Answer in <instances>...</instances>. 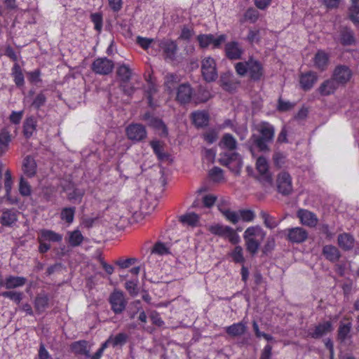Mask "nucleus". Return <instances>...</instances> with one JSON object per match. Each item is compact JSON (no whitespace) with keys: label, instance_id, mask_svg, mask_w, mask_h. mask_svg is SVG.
<instances>
[{"label":"nucleus","instance_id":"obj_1","mask_svg":"<svg viewBox=\"0 0 359 359\" xmlns=\"http://www.w3.org/2000/svg\"><path fill=\"white\" fill-rule=\"evenodd\" d=\"M258 134H252L248 141L249 149L252 154L254 152V147L259 151H269L270 150L269 144L272 142L275 135V128L269 122L263 121L255 127Z\"/></svg>","mask_w":359,"mask_h":359},{"label":"nucleus","instance_id":"obj_2","mask_svg":"<svg viewBox=\"0 0 359 359\" xmlns=\"http://www.w3.org/2000/svg\"><path fill=\"white\" fill-rule=\"evenodd\" d=\"M234 67L238 75L245 76L248 74L254 82L259 81L264 75L263 65L252 56L249 57L247 61L237 62Z\"/></svg>","mask_w":359,"mask_h":359},{"label":"nucleus","instance_id":"obj_3","mask_svg":"<svg viewBox=\"0 0 359 359\" xmlns=\"http://www.w3.org/2000/svg\"><path fill=\"white\" fill-rule=\"evenodd\" d=\"M266 236V232L259 226H252L247 228L243 233L247 251L252 255H255L261 243Z\"/></svg>","mask_w":359,"mask_h":359},{"label":"nucleus","instance_id":"obj_4","mask_svg":"<svg viewBox=\"0 0 359 359\" xmlns=\"http://www.w3.org/2000/svg\"><path fill=\"white\" fill-rule=\"evenodd\" d=\"M219 163L228 167L231 171L238 174L243 166V161L241 155L237 152H224L219 154Z\"/></svg>","mask_w":359,"mask_h":359},{"label":"nucleus","instance_id":"obj_5","mask_svg":"<svg viewBox=\"0 0 359 359\" xmlns=\"http://www.w3.org/2000/svg\"><path fill=\"white\" fill-rule=\"evenodd\" d=\"M256 169L259 172L257 177L258 181L265 187H271L273 184V178L269 170V164L266 159L259 156L256 161Z\"/></svg>","mask_w":359,"mask_h":359},{"label":"nucleus","instance_id":"obj_6","mask_svg":"<svg viewBox=\"0 0 359 359\" xmlns=\"http://www.w3.org/2000/svg\"><path fill=\"white\" fill-rule=\"evenodd\" d=\"M111 309L115 314L122 313L126 308L128 301L124 293L121 290H114L109 297Z\"/></svg>","mask_w":359,"mask_h":359},{"label":"nucleus","instance_id":"obj_7","mask_svg":"<svg viewBox=\"0 0 359 359\" xmlns=\"http://www.w3.org/2000/svg\"><path fill=\"white\" fill-rule=\"evenodd\" d=\"M220 86L225 91L230 93L236 92L241 85V81L232 72H226L221 74L219 77Z\"/></svg>","mask_w":359,"mask_h":359},{"label":"nucleus","instance_id":"obj_8","mask_svg":"<svg viewBox=\"0 0 359 359\" xmlns=\"http://www.w3.org/2000/svg\"><path fill=\"white\" fill-rule=\"evenodd\" d=\"M201 72L203 79L207 82H212L217 78L216 63L213 58L208 57L202 60Z\"/></svg>","mask_w":359,"mask_h":359},{"label":"nucleus","instance_id":"obj_9","mask_svg":"<svg viewBox=\"0 0 359 359\" xmlns=\"http://www.w3.org/2000/svg\"><path fill=\"white\" fill-rule=\"evenodd\" d=\"M127 137L134 142H138L146 139L147 133L145 127L140 123H131L126 128Z\"/></svg>","mask_w":359,"mask_h":359},{"label":"nucleus","instance_id":"obj_10","mask_svg":"<svg viewBox=\"0 0 359 359\" xmlns=\"http://www.w3.org/2000/svg\"><path fill=\"white\" fill-rule=\"evenodd\" d=\"M277 190L283 196H288L292 192V183L290 175L285 171L280 172L276 179Z\"/></svg>","mask_w":359,"mask_h":359},{"label":"nucleus","instance_id":"obj_11","mask_svg":"<svg viewBox=\"0 0 359 359\" xmlns=\"http://www.w3.org/2000/svg\"><path fill=\"white\" fill-rule=\"evenodd\" d=\"M114 62L107 57L96 59L92 64L91 69L93 72L100 75H107L114 69Z\"/></svg>","mask_w":359,"mask_h":359},{"label":"nucleus","instance_id":"obj_12","mask_svg":"<svg viewBox=\"0 0 359 359\" xmlns=\"http://www.w3.org/2000/svg\"><path fill=\"white\" fill-rule=\"evenodd\" d=\"M226 57L230 60H238L242 59L244 49L236 41L227 42L224 46Z\"/></svg>","mask_w":359,"mask_h":359},{"label":"nucleus","instance_id":"obj_13","mask_svg":"<svg viewBox=\"0 0 359 359\" xmlns=\"http://www.w3.org/2000/svg\"><path fill=\"white\" fill-rule=\"evenodd\" d=\"M287 239L291 243H301L308 238V232L302 227H294L283 231Z\"/></svg>","mask_w":359,"mask_h":359},{"label":"nucleus","instance_id":"obj_14","mask_svg":"<svg viewBox=\"0 0 359 359\" xmlns=\"http://www.w3.org/2000/svg\"><path fill=\"white\" fill-rule=\"evenodd\" d=\"M352 76V72L346 65H338L335 67L332 77L339 85L346 83Z\"/></svg>","mask_w":359,"mask_h":359},{"label":"nucleus","instance_id":"obj_15","mask_svg":"<svg viewBox=\"0 0 359 359\" xmlns=\"http://www.w3.org/2000/svg\"><path fill=\"white\" fill-rule=\"evenodd\" d=\"M159 47L163 50L165 59L174 60L177 51V43L170 39H163L160 41Z\"/></svg>","mask_w":359,"mask_h":359},{"label":"nucleus","instance_id":"obj_16","mask_svg":"<svg viewBox=\"0 0 359 359\" xmlns=\"http://www.w3.org/2000/svg\"><path fill=\"white\" fill-rule=\"evenodd\" d=\"M192 94L193 89L190 84L182 83L177 88L176 100L181 104L189 103L191 100Z\"/></svg>","mask_w":359,"mask_h":359},{"label":"nucleus","instance_id":"obj_17","mask_svg":"<svg viewBox=\"0 0 359 359\" xmlns=\"http://www.w3.org/2000/svg\"><path fill=\"white\" fill-rule=\"evenodd\" d=\"M18 212L15 209H6L2 211L0 223L3 226L13 227L18 221Z\"/></svg>","mask_w":359,"mask_h":359},{"label":"nucleus","instance_id":"obj_18","mask_svg":"<svg viewBox=\"0 0 359 359\" xmlns=\"http://www.w3.org/2000/svg\"><path fill=\"white\" fill-rule=\"evenodd\" d=\"M297 215L303 225L314 227L318 224V217L313 212L307 210L301 209L298 210Z\"/></svg>","mask_w":359,"mask_h":359},{"label":"nucleus","instance_id":"obj_19","mask_svg":"<svg viewBox=\"0 0 359 359\" xmlns=\"http://www.w3.org/2000/svg\"><path fill=\"white\" fill-rule=\"evenodd\" d=\"M332 325L330 321H326L316 325L313 330L309 331L308 335L313 339H319L327 333L331 332Z\"/></svg>","mask_w":359,"mask_h":359},{"label":"nucleus","instance_id":"obj_20","mask_svg":"<svg viewBox=\"0 0 359 359\" xmlns=\"http://www.w3.org/2000/svg\"><path fill=\"white\" fill-rule=\"evenodd\" d=\"M329 60V55L324 50H319L315 54L313 60L314 67L320 71H324L328 67Z\"/></svg>","mask_w":359,"mask_h":359},{"label":"nucleus","instance_id":"obj_21","mask_svg":"<svg viewBox=\"0 0 359 359\" xmlns=\"http://www.w3.org/2000/svg\"><path fill=\"white\" fill-rule=\"evenodd\" d=\"M318 76L313 72H308L302 74L300 76L299 83L304 90H310L317 81Z\"/></svg>","mask_w":359,"mask_h":359},{"label":"nucleus","instance_id":"obj_22","mask_svg":"<svg viewBox=\"0 0 359 359\" xmlns=\"http://www.w3.org/2000/svg\"><path fill=\"white\" fill-rule=\"evenodd\" d=\"M338 87V83L332 77L322 83L318 90L321 95L327 96L334 93Z\"/></svg>","mask_w":359,"mask_h":359},{"label":"nucleus","instance_id":"obj_23","mask_svg":"<svg viewBox=\"0 0 359 359\" xmlns=\"http://www.w3.org/2000/svg\"><path fill=\"white\" fill-rule=\"evenodd\" d=\"M4 286L7 290L24 286L27 283V278L22 276H8L4 278Z\"/></svg>","mask_w":359,"mask_h":359},{"label":"nucleus","instance_id":"obj_24","mask_svg":"<svg viewBox=\"0 0 359 359\" xmlns=\"http://www.w3.org/2000/svg\"><path fill=\"white\" fill-rule=\"evenodd\" d=\"M339 41L343 46H350L355 42L353 31L346 27H341L339 32Z\"/></svg>","mask_w":359,"mask_h":359},{"label":"nucleus","instance_id":"obj_25","mask_svg":"<svg viewBox=\"0 0 359 359\" xmlns=\"http://www.w3.org/2000/svg\"><path fill=\"white\" fill-rule=\"evenodd\" d=\"M219 146L221 149L233 151L237 149V141L230 133H225L221 138Z\"/></svg>","mask_w":359,"mask_h":359},{"label":"nucleus","instance_id":"obj_26","mask_svg":"<svg viewBox=\"0 0 359 359\" xmlns=\"http://www.w3.org/2000/svg\"><path fill=\"white\" fill-rule=\"evenodd\" d=\"M225 330L229 336L236 337L243 335L246 332L247 327L245 323L240 322L226 327Z\"/></svg>","mask_w":359,"mask_h":359},{"label":"nucleus","instance_id":"obj_27","mask_svg":"<svg viewBox=\"0 0 359 359\" xmlns=\"http://www.w3.org/2000/svg\"><path fill=\"white\" fill-rule=\"evenodd\" d=\"M194 123L197 127H204L208 124L209 115L206 111H198L191 114Z\"/></svg>","mask_w":359,"mask_h":359},{"label":"nucleus","instance_id":"obj_28","mask_svg":"<svg viewBox=\"0 0 359 359\" xmlns=\"http://www.w3.org/2000/svg\"><path fill=\"white\" fill-rule=\"evenodd\" d=\"M71 350L76 355H85L87 358L90 356V351L87 348V341L85 340H80L72 343L71 344Z\"/></svg>","mask_w":359,"mask_h":359},{"label":"nucleus","instance_id":"obj_29","mask_svg":"<svg viewBox=\"0 0 359 359\" xmlns=\"http://www.w3.org/2000/svg\"><path fill=\"white\" fill-rule=\"evenodd\" d=\"M338 245L344 250H349L353 248L354 238L346 233L339 234L338 236Z\"/></svg>","mask_w":359,"mask_h":359},{"label":"nucleus","instance_id":"obj_30","mask_svg":"<svg viewBox=\"0 0 359 359\" xmlns=\"http://www.w3.org/2000/svg\"><path fill=\"white\" fill-rule=\"evenodd\" d=\"M323 254L327 259L335 262L339 260L341 255L339 250L333 245H325L323 249Z\"/></svg>","mask_w":359,"mask_h":359},{"label":"nucleus","instance_id":"obj_31","mask_svg":"<svg viewBox=\"0 0 359 359\" xmlns=\"http://www.w3.org/2000/svg\"><path fill=\"white\" fill-rule=\"evenodd\" d=\"M24 172L29 177L34 176L36 172V163L33 157L27 156L23 162Z\"/></svg>","mask_w":359,"mask_h":359},{"label":"nucleus","instance_id":"obj_32","mask_svg":"<svg viewBox=\"0 0 359 359\" xmlns=\"http://www.w3.org/2000/svg\"><path fill=\"white\" fill-rule=\"evenodd\" d=\"M39 237L41 241L50 242H60L62 239L61 234L48 229L41 230Z\"/></svg>","mask_w":359,"mask_h":359},{"label":"nucleus","instance_id":"obj_33","mask_svg":"<svg viewBox=\"0 0 359 359\" xmlns=\"http://www.w3.org/2000/svg\"><path fill=\"white\" fill-rule=\"evenodd\" d=\"M36 129V121L33 116L27 117L23 123V134L29 138Z\"/></svg>","mask_w":359,"mask_h":359},{"label":"nucleus","instance_id":"obj_34","mask_svg":"<svg viewBox=\"0 0 359 359\" xmlns=\"http://www.w3.org/2000/svg\"><path fill=\"white\" fill-rule=\"evenodd\" d=\"M49 298L45 294H40L36 296L34 301V307L36 311L41 313L43 312L48 306Z\"/></svg>","mask_w":359,"mask_h":359},{"label":"nucleus","instance_id":"obj_35","mask_svg":"<svg viewBox=\"0 0 359 359\" xmlns=\"http://www.w3.org/2000/svg\"><path fill=\"white\" fill-rule=\"evenodd\" d=\"M116 74L121 83H128L132 76V70L126 65H122L117 68Z\"/></svg>","mask_w":359,"mask_h":359},{"label":"nucleus","instance_id":"obj_36","mask_svg":"<svg viewBox=\"0 0 359 359\" xmlns=\"http://www.w3.org/2000/svg\"><path fill=\"white\" fill-rule=\"evenodd\" d=\"M11 75L13 77L14 82L18 87H22L24 86V76L21 67L18 62H15L12 67Z\"/></svg>","mask_w":359,"mask_h":359},{"label":"nucleus","instance_id":"obj_37","mask_svg":"<svg viewBox=\"0 0 359 359\" xmlns=\"http://www.w3.org/2000/svg\"><path fill=\"white\" fill-rule=\"evenodd\" d=\"M218 209L222 213V215L225 217V218L233 223V224L238 222L240 219L239 213L231 211L229 209L223 208L220 204H218Z\"/></svg>","mask_w":359,"mask_h":359},{"label":"nucleus","instance_id":"obj_38","mask_svg":"<svg viewBox=\"0 0 359 359\" xmlns=\"http://www.w3.org/2000/svg\"><path fill=\"white\" fill-rule=\"evenodd\" d=\"M150 144L159 160L165 161L168 158V154L164 152L163 146L159 141H152Z\"/></svg>","mask_w":359,"mask_h":359},{"label":"nucleus","instance_id":"obj_39","mask_svg":"<svg viewBox=\"0 0 359 359\" xmlns=\"http://www.w3.org/2000/svg\"><path fill=\"white\" fill-rule=\"evenodd\" d=\"M351 327L352 325L351 323L350 322L347 323L340 322L337 334L338 339L340 340L341 342L344 341L348 337V334L351 330Z\"/></svg>","mask_w":359,"mask_h":359},{"label":"nucleus","instance_id":"obj_40","mask_svg":"<svg viewBox=\"0 0 359 359\" xmlns=\"http://www.w3.org/2000/svg\"><path fill=\"white\" fill-rule=\"evenodd\" d=\"M199 217L198 215L191 212L181 215L179 217V221L183 224L194 226L198 222Z\"/></svg>","mask_w":359,"mask_h":359},{"label":"nucleus","instance_id":"obj_41","mask_svg":"<svg viewBox=\"0 0 359 359\" xmlns=\"http://www.w3.org/2000/svg\"><path fill=\"white\" fill-rule=\"evenodd\" d=\"M147 123L149 126L161 130L162 135L165 136L168 135V128L161 119L154 116Z\"/></svg>","mask_w":359,"mask_h":359},{"label":"nucleus","instance_id":"obj_42","mask_svg":"<svg viewBox=\"0 0 359 359\" xmlns=\"http://www.w3.org/2000/svg\"><path fill=\"white\" fill-rule=\"evenodd\" d=\"M69 243L72 247H76L82 243L83 236L80 231L74 230L72 232H69Z\"/></svg>","mask_w":359,"mask_h":359},{"label":"nucleus","instance_id":"obj_43","mask_svg":"<svg viewBox=\"0 0 359 359\" xmlns=\"http://www.w3.org/2000/svg\"><path fill=\"white\" fill-rule=\"evenodd\" d=\"M0 295L8 298L15 304H19L23 298V293L15 290H8L0 293Z\"/></svg>","mask_w":359,"mask_h":359},{"label":"nucleus","instance_id":"obj_44","mask_svg":"<svg viewBox=\"0 0 359 359\" xmlns=\"http://www.w3.org/2000/svg\"><path fill=\"white\" fill-rule=\"evenodd\" d=\"M231 228L229 226H224L221 224H215L211 226L209 229L210 231L215 234L225 238L229 231H231Z\"/></svg>","mask_w":359,"mask_h":359},{"label":"nucleus","instance_id":"obj_45","mask_svg":"<svg viewBox=\"0 0 359 359\" xmlns=\"http://www.w3.org/2000/svg\"><path fill=\"white\" fill-rule=\"evenodd\" d=\"M164 80V86L169 92H172L175 84L179 81L178 76L175 74H167Z\"/></svg>","mask_w":359,"mask_h":359},{"label":"nucleus","instance_id":"obj_46","mask_svg":"<svg viewBox=\"0 0 359 359\" xmlns=\"http://www.w3.org/2000/svg\"><path fill=\"white\" fill-rule=\"evenodd\" d=\"M75 211L76 208L74 207L63 208L60 213L61 219L71 224L74 220Z\"/></svg>","mask_w":359,"mask_h":359},{"label":"nucleus","instance_id":"obj_47","mask_svg":"<svg viewBox=\"0 0 359 359\" xmlns=\"http://www.w3.org/2000/svg\"><path fill=\"white\" fill-rule=\"evenodd\" d=\"M259 215L264 220V224L267 228L272 229L278 226V223L275 218L271 216L268 212L262 210Z\"/></svg>","mask_w":359,"mask_h":359},{"label":"nucleus","instance_id":"obj_48","mask_svg":"<svg viewBox=\"0 0 359 359\" xmlns=\"http://www.w3.org/2000/svg\"><path fill=\"white\" fill-rule=\"evenodd\" d=\"M84 195L83 189L74 188L72 191L68 193V199L74 203H80Z\"/></svg>","mask_w":359,"mask_h":359},{"label":"nucleus","instance_id":"obj_49","mask_svg":"<svg viewBox=\"0 0 359 359\" xmlns=\"http://www.w3.org/2000/svg\"><path fill=\"white\" fill-rule=\"evenodd\" d=\"M147 81H148V87L145 93L147 94L148 104L149 107L154 108L155 105L153 103L152 96L157 92V88L153 82L149 81L148 79H147Z\"/></svg>","mask_w":359,"mask_h":359},{"label":"nucleus","instance_id":"obj_50","mask_svg":"<svg viewBox=\"0 0 359 359\" xmlns=\"http://www.w3.org/2000/svg\"><path fill=\"white\" fill-rule=\"evenodd\" d=\"M231 257L236 263H244L243 250L241 245L235 247L234 250L230 254Z\"/></svg>","mask_w":359,"mask_h":359},{"label":"nucleus","instance_id":"obj_51","mask_svg":"<svg viewBox=\"0 0 359 359\" xmlns=\"http://www.w3.org/2000/svg\"><path fill=\"white\" fill-rule=\"evenodd\" d=\"M10 141L11 137L8 133L2 132L0 133V156L7 150Z\"/></svg>","mask_w":359,"mask_h":359},{"label":"nucleus","instance_id":"obj_52","mask_svg":"<svg viewBox=\"0 0 359 359\" xmlns=\"http://www.w3.org/2000/svg\"><path fill=\"white\" fill-rule=\"evenodd\" d=\"M46 102V96L43 92H40L36 95L32 102L31 107L35 109H39L41 107L44 106Z\"/></svg>","mask_w":359,"mask_h":359},{"label":"nucleus","instance_id":"obj_53","mask_svg":"<svg viewBox=\"0 0 359 359\" xmlns=\"http://www.w3.org/2000/svg\"><path fill=\"white\" fill-rule=\"evenodd\" d=\"M212 40V34H199L197 36V41L199 43V45L201 48H208L210 45H211V42Z\"/></svg>","mask_w":359,"mask_h":359},{"label":"nucleus","instance_id":"obj_54","mask_svg":"<svg viewBox=\"0 0 359 359\" xmlns=\"http://www.w3.org/2000/svg\"><path fill=\"white\" fill-rule=\"evenodd\" d=\"M19 191L24 196H28L31 194V187L23 177H21L20 180Z\"/></svg>","mask_w":359,"mask_h":359},{"label":"nucleus","instance_id":"obj_55","mask_svg":"<svg viewBox=\"0 0 359 359\" xmlns=\"http://www.w3.org/2000/svg\"><path fill=\"white\" fill-rule=\"evenodd\" d=\"M13 185V180L11 172L9 170H7L5 172V180H4V188L6 190V195L8 198L11 191Z\"/></svg>","mask_w":359,"mask_h":359},{"label":"nucleus","instance_id":"obj_56","mask_svg":"<svg viewBox=\"0 0 359 359\" xmlns=\"http://www.w3.org/2000/svg\"><path fill=\"white\" fill-rule=\"evenodd\" d=\"M151 252L152 253H155V254H158V255H168L170 253V251H169V249L165 246V245L161 242H157L152 250H151Z\"/></svg>","mask_w":359,"mask_h":359},{"label":"nucleus","instance_id":"obj_57","mask_svg":"<svg viewBox=\"0 0 359 359\" xmlns=\"http://www.w3.org/2000/svg\"><path fill=\"white\" fill-rule=\"evenodd\" d=\"M258 17H259L258 11L252 8H248L244 14L245 20H248L252 23L255 22L257 20Z\"/></svg>","mask_w":359,"mask_h":359},{"label":"nucleus","instance_id":"obj_58","mask_svg":"<svg viewBox=\"0 0 359 359\" xmlns=\"http://www.w3.org/2000/svg\"><path fill=\"white\" fill-rule=\"evenodd\" d=\"M90 19L95 25V29L97 31H100L102 27V15L100 13H92Z\"/></svg>","mask_w":359,"mask_h":359},{"label":"nucleus","instance_id":"obj_59","mask_svg":"<svg viewBox=\"0 0 359 359\" xmlns=\"http://www.w3.org/2000/svg\"><path fill=\"white\" fill-rule=\"evenodd\" d=\"M209 175L214 182H219L223 178V171L219 167H214L209 171Z\"/></svg>","mask_w":359,"mask_h":359},{"label":"nucleus","instance_id":"obj_60","mask_svg":"<svg viewBox=\"0 0 359 359\" xmlns=\"http://www.w3.org/2000/svg\"><path fill=\"white\" fill-rule=\"evenodd\" d=\"M137 261V259L133 257L128 258L126 259H119L116 261L115 264L121 269H127L133 265Z\"/></svg>","mask_w":359,"mask_h":359},{"label":"nucleus","instance_id":"obj_61","mask_svg":"<svg viewBox=\"0 0 359 359\" xmlns=\"http://www.w3.org/2000/svg\"><path fill=\"white\" fill-rule=\"evenodd\" d=\"M128 336L125 333H118L114 337H112L111 345L115 347L118 345H123L126 343Z\"/></svg>","mask_w":359,"mask_h":359},{"label":"nucleus","instance_id":"obj_62","mask_svg":"<svg viewBox=\"0 0 359 359\" xmlns=\"http://www.w3.org/2000/svg\"><path fill=\"white\" fill-rule=\"evenodd\" d=\"M273 160L276 167L282 168L286 162V156L280 152H276L273 156Z\"/></svg>","mask_w":359,"mask_h":359},{"label":"nucleus","instance_id":"obj_63","mask_svg":"<svg viewBox=\"0 0 359 359\" xmlns=\"http://www.w3.org/2000/svg\"><path fill=\"white\" fill-rule=\"evenodd\" d=\"M275 248V239L273 237H269L264 245L262 248V253L267 255L271 252Z\"/></svg>","mask_w":359,"mask_h":359},{"label":"nucleus","instance_id":"obj_64","mask_svg":"<svg viewBox=\"0 0 359 359\" xmlns=\"http://www.w3.org/2000/svg\"><path fill=\"white\" fill-rule=\"evenodd\" d=\"M125 288L131 296H135L138 293L137 285L133 280H128L125 283Z\"/></svg>","mask_w":359,"mask_h":359}]
</instances>
